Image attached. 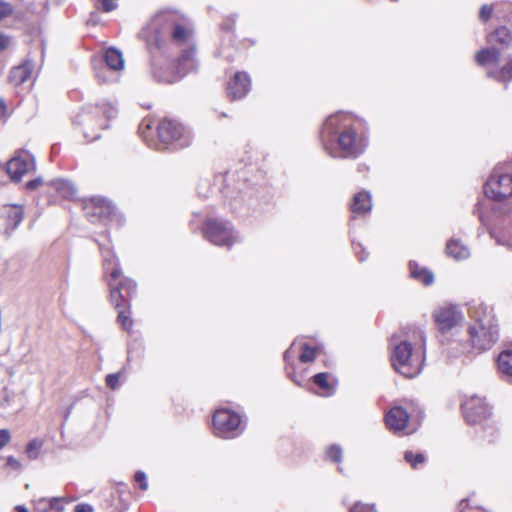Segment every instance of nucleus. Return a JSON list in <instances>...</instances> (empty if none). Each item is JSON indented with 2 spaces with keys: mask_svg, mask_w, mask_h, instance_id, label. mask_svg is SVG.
<instances>
[{
  "mask_svg": "<svg viewBox=\"0 0 512 512\" xmlns=\"http://www.w3.org/2000/svg\"><path fill=\"white\" fill-rule=\"evenodd\" d=\"M243 429L241 416L236 412L227 408L215 411L213 415V431L217 437L232 439L239 436Z\"/></svg>",
  "mask_w": 512,
  "mask_h": 512,
  "instance_id": "9",
  "label": "nucleus"
},
{
  "mask_svg": "<svg viewBox=\"0 0 512 512\" xmlns=\"http://www.w3.org/2000/svg\"><path fill=\"white\" fill-rule=\"evenodd\" d=\"M512 167L498 165L494 168L484 186L486 196L501 201L512 196Z\"/></svg>",
  "mask_w": 512,
  "mask_h": 512,
  "instance_id": "8",
  "label": "nucleus"
},
{
  "mask_svg": "<svg viewBox=\"0 0 512 512\" xmlns=\"http://www.w3.org/2000/svg\"><path fill=\"white\" fill-rule=\"evenodd\" d=\"M412 403L408 404V407L394 406L385 415V423L389 430L394 433L403 431L408 424L410 418L409 408L412 407Z\"/></svg>",
  "mask_w": 512,
  "mask_h": 512,
  "instance_id": "18",
  "label": "nucleus"
},
{
  "mask_svg": "<svg viewBox=\"0 0 512 512\" xmlns=\"http://www.w3.org/2000/svg\"><path fill=\"white\" fill-rule=\"evenodd\" d=\"M434 321L441 332H447L463 320V313L456 305L439 307L433 313Z\"/></svg>",
  "mask_w": 512,
  "mask_h": 512,
  "instance_id": "15",
  "label": "nucleus"
},
{
  "mask_svg": "<svg viewBox=\"0 0 512 512\" xmlns=\"http://www.w3.org/2000/svg\"><path fill=\"white\" fill-rule=\"evenodd\" d=\"M353 250L359 261H364L368 257V253L365 251V249L362 247L360 243H352Z\"/></svg>",
  "mask_w": 512,
  "mask_h": 512,
  "instance_id": "42",
  "label": "nucleus"
},
{
  "mask_svg": "<svg viewBox=\"0 0 512 512\" xmlns=\"http://www.w3.org/2000/svg\"><path fill=\"white\" fill-rule=\"evenodd\" d=\"M500 56L499 50L486 48L476 53L475 60L485 69L488 78L505 83L512 80V58L504 66L499 67Z\"/></svg>",
  "mask_w": 512,
  "mask_h": 512,
  "instance_id": "7",
  "label": "nucleus"
},
{
  "mask_svg": "<svg viewBox=\"0 0 512 512\" xmlns=\"http://www.w3.org/2000/svg\"><path fill=\"white\" fill-rule=\"evenodd\" d=\"M328 377H329L328 373H324V372L318 373L313 376V382L315 385H317L323 391H325L327 393H331L332 386L328 382Z\"/></svg>",
  "mask_w": 512,
  "mask_h": 512,
  "instance_id": "32",
  "label": "nucleus"
},
{
  "mask_svg": "<svg viewBox=\"0 0 512 512\" xmlns=\"http://www.w3.org/2000/svg\"><path fill=\"white\" fill-rule=\"evenodd\" d=\"M51 185L54 187L57 193L64 198L70 199L76 195V187L71 181L65 179H57L52 181Z\"/></svg>",
  "mask_w": 512,
  "mask_h": 512,
  "instance_id": "28",
  "label": "nucleus"
},
{
  "mask_svg": "<svg viewBox=\"0 0 512 512\" xmlns=\"http://www.w3.org/2000/svg\"><path fill=\"white\" fill-rule=\"evenodd\" d=\"M500 374L512 382V350L502 351L497 358Z\"/></svg>",
  "mask_w": 512,
  "mask_h": 512,
  "instance_id": "24",
  "label": "nucleus"
},
{
  "mask_svg": "<svg viewBox=\"0 0 512 512\" xmlns=\"http://www.w3.org/2000/svg\"><path fill=\"white\" fill-rule=\"evenodd\" d=\"M372 208L371 195L367 191H361L354 195L351 211L354 215H364Z\"/></svg>",
  "mask_w": 512,
  "mask_h": 512,
  "instance_id": "22",
  "label": "nucleus"
},
{
  "mask_svg": "<svg viewBox=\"0 0 512 512\" xmlns=\"http://www.w3.org/2000/svg\"><path fill=\"white\" fill-rule=\"evenodd\" d=\"M36 169V162L34 156L26 151L20 150L16 152L6 164V171L12 181L18 182L25 174H28Z\"/></svg>",
  "mask_w": 512,
  "mask_h": 512,
  "instance_id": "14",
  "label": "nucleus"
},
{
  "mask_svg": "<svg viewBox=\"0 0 512 512\" xmlns=\"http://www.w3.org/2000/svg\"><path fill=\"white\" fill-rule=\"evenodd\" d=\"M359 123L356 117L344 112L327 117L320 130L324 150L333 158H357L367 146L366 139L357 132Z\"/></svg>",
  "mask_w": 512,
  "mask_h": 512,
  "instance_id": "2",
  "label": "nucleus"
},
{
  "mask_svg": "<svg viewBox=\"0 0 512 512\" xmlns=\"http://www.w3.org/2000/svg\"><path fill=\"white\" fill-rule=\"evenodd\" d=\"M23 218L24 211L21 206L10 205L3 207L0 212V230L9 237L20 225Z\"/></svg>",
  "mask_w": 512,
  "mask_h": 512,
  "instance_id": "17",
  "label": "nucleus"
},
{
  "mask_svg": "<svg viewBox=\"0 0 512 512\" xmlns=\"http://www.w3.org/2000/svg\"><path fill=\"white\" fill-rule=\"evenodd\" d=\"M469 339L474 349L489 350L499 338L498 325L471 324L468 329Z\"/></svg>",
  "mask_w": 512,
  "mask_h": 512,
  "instance_id": "13",
  "label": "nucleus"
},
{
  "mask_svg": "<svg viewBox=\"0 0 512 512\" xmlns=\"http://www.w3.org/2000/svg\"><path fill=\"white\" fill-rule=\"evenodd\" d=\"M301 350L302 351L299 355V360L302 363H309V362L314 361V359L316 358V354H317V348L310 347L307 344H302Z\"/></svg>",
  "mask_w": 512,
  "mask_h": 512,
  "instance_id": "31",
  "label": "nucleus"
},
{
  "mask_svg": "<svg viewBox=\"0 0 512 512\" xmlns=\"http://www.w3.org/2000/svg\"><path fill=\"white\" fill-rule=\"evenodd\" d=\"M353 250L359 261H364L368 257V253L365 251V249L362 247L360 243H352Z\"/></svg>",
  "mask_w": 512,
  "mask_h": 512,
  "instance_id": "41",
  "label": "nucleus"
},
{
  "mask_svg": "<svg viewBox=\"0 0 512 512\" xmlns=\"http://www.w3.org/2000/svg\"><path fill=\"white\" fill-rule=\"evenodd\" d=\"M467 501H468L467 499H466V500H462V501H461V505H462L463 503L467 502Z\"/></svg>",
  "mask_w": 512,
  "mask_h": 512,
  "instance_id": "56",
  "label": "nucleus"
},
{
  "mask_svg": "<svg viewBox=\"0 0 512 512\" xmlns=\"http://www.w3.org/2000/svg\"><path fill=\"white\" fill-rule=\"evenodd\" d=\"M75 512H93V507L89 504L81 503L75 506Z\"/></svg>",
  "mask_w": 512,
  "mask_h": 512,
  "instance_id": "50",
  "label": "nucleus"
},
{
  "mask_svg": "<svg viewBox=\"0 0 512 512\" xmlns=\"http://www.w3.org/2000/svg\"><path fill=\"white\" fill-rule=\"evenodd\" d=\"M100 3V8L105 12H111L117 7V0H97Z\"/></svg>",
  "mask_w": 512,
  "mask_h": 512,
  "instance_id": "44",
  "label": "nucleus"
},
{
  "mask_svg": "<svg viewBox=\"0 0 512 512\" xmlns=\"http://www.w3.org/2000/svg\"><path fill=\"white\" fill-rule=\"evenodd\" d=\"M251 88V79L246 72H237L227 86V95L232 100L243 98Z\"/></svg>",
  "mask_w": 512,
  "mask_h": 512,
  "instance_id": "20",
  "label": "nucleus"
},
{
  "mask_svg": "<svg viewBox=\"0 0 512 512\" xmlns=\"http://www.w3.org/2000/svg\"><path fill=\"white\" fill-rule=\"evenodd\" d=\"M157 134L161 147L159 149H181L192 142L191 132L181 123L173 119H163L157 126Z\"/></svg>",
  "mask_w": 512,
  "mask_h": 512,
  "instance_id": "6",
  "label": "nucleus"
},
{
  "mask_svg": "<svg viewBox=\"0 0 512 512\" xmlns=\"http://www.w3.org/2000/svg\"><path fill=\"white\" fill-rule=\"evenodd\" d=\"M295 343L291 344L290 347L284 352V361L286 362V372L287 376L297 385L301 386L303 382V377H296L294 375V367L293 360L295 358Z\"/></svg>",
  "mask_w": 512,
  "mask_h": 512,
  "instance_id": "27",
  "label": "nucleus"
},
{
  "mask_svg": "<svg viewBox=\"0 0 512 512\" xmlns=\"http://www.w3.org/2000/svg\"><path fill=\"white\" fill-rule=\"evenodd\" d=\"M135 481L139 484V488L143 491L147 490L148 482L146 474L143 471H137L135 474Z\"/></svg>",
  "mask_w": 512,
  "mask_h": 512,
  "instance_id": "43",
  "label": "nucleus"
},
{
  "mask_svg": "<svg viewBox=\"0 0 512 512\" xmlns=\"http://www.w3.org/2000/svg\"><path fill=\"white\" fill-rule=\"evenodd\" d=\"M349 512H377L374 504H364L356 502L349 510Z\"/></svg>",
  "mask_w": 512,
  "mask_h": 512,
  "instance_id": "37",
  "label": "nucleus"
},
{
  "mask_svg": "<svg viewBox=\"0 0 512 512\" xmlns=\"http://www.w3.org/2000/svg\"><path fill=\"white\" fill-rule=\"evenodd\" d=\"M99 249L103 258L104 272L110 276L108 281L110 299L115 308L118 309L117 320L123 330L130 331L133 321L130 317L129 301L136 294L137 285L129 278H123L119 283H115L121 276L119 260L108 245L99 243Z\"/></svg>",
  "mask_w": 512,
  "mask_h": 512,
  "instance_id": "4",
  "label": "nucleus"
},
{
  "mask_svg": "<svg viewBox=\"0 0 512 512\" xmlns=\"http://www.w3.org/2000/svg\"><path fill=\"white\" fill-rule=\"evenodd\" d=\"M102 62H104L107 68L112 72H118L124 69V58L122 52L115 47L106 48L101 56H95L92 59L95 76L103 83L110 82L111 78L107 75L106 70L103 67H98V64H102Z\"/></svg>",
  "mask_w": 512,
  "mask_h": 512,
  "instance_id": "12",
  "label": "nucleus"
},
{
  "mask_svg": "<svg viewBox=\"0 0 512 512\" xmlns=\"http://www.w3.org/2000/svg\"><path fill=\"white\" fill-rule=\"evenodd\" d=\"M204 237L214 245L225 246L228 249L238 240V235L234 231L230 222L209 219L205 222L203 228Z\"/></svg>",
  "mask_w": 512,
  "mask_h": 512,
  "instance_id": "10",
  "label": "nucleus"
},
{
  "mask_svg": "<svg viewBox=\"0 0 512 512\" xmlns=\"http://www.w3.org/2000/svg\"><path fill=\"white\" fill-rule=\"evenodd\" d=\"M42 446H43V442L41 440H38V439L31 440L27 444L26 450H25L27 457L31 460L38 458Z\"/></svg>",
  "mask_w": 512,
  "mask_h": 512,
  "instance_id": "30",
  "label": "nucleus"
},
{
  "mask_svg": "<svg viewBox=\"0 0 512 512\" xmlns=\"http://www.w3.org/2000/svg\"><path fill=\"white\" fill-rule=\"evenodd\" d=\"M149 51L168 50L171 46L181 49L175 71H162L154 67L153 77L160 83L171 84L198 67L194 25L184 14L174 10H162L153 15L138 34Z\"/></svg>",
  "mask_w": 512,
  "mask_h": 512,
  "instance_id": "1",
  "label": "nucleus"
},
{
  "mask_svg": "<svg viewBox=\"0 0 512 512\" xmlns=\"http://www.w3.org/2000/svg\"><path fill=\"white\" fill-rule=\"evenodd\" d=\"M43 184V180L41 177H37L31 181H28L26 183V189L29 191L36 190L38 187H40Z\"/></svg>",
  "mask_w": 512,
  "mask_h": 512,
  "instance_id": "46",
  "label": "nucleus"
},
{
  "mask_svg": "<svg viewBox=\"0 0 512 512\" xmlns=\"http://www.w3.org/2000/svg\"><path fill=\"white\" fill-rule=\"evenodd\" d=\"M6 115V103L3 99H0V119Z\"/></svg>",
  "mask_w": 512,
  "mask_h": 512,
  "instance_id": "52",
  "label": "nucleus"
},
{
  "mask_svg": "<svg viewBox=\"0 0 512 512\" xmlns=\"http://www.w3.org/2000/svg\"><path fill=\"white\" fill-rule=\"evenodd\" d=\"M48 505L50 510H54L55 512H62L64 509L63 502L61 498H50L48 499Z\"/></svg>",
  "mask_w": 512,
  "mask_h": 512,
  "instance_id": "40",
  "label": "nucleus"
},
{
  "mask_svg": "<svg viewBox=\"0 0 512 512\" xmlns=\"http://www.w3.org/2000/svg\"><path fill=\"white\" fill-rule=\"evenodd\" d=\"M391 364L394 370L406 378L420 374L425 359L426 337L419 328L405 327L392 335Z\"/></svg>",
  "mask_w": 512,
  "mask_h": 512,
  "instance_id": "3",
  "label": "nucleus"
},
{
  "mask_svg": "<svg viewBox=\"0 0 512 512\" xmlns=\"http://www.w3.org/2000/svg\"><path fill=\"white\" fill-rule=\"evenodd\" d=\"M468 313L472 319V324L478 325H498L493 313V309L481 301H472L469 303Z\"/></svg>",
  "mask_w": 512,
  "mask_h": 512,
  "instance_id": "19",
  "label": "nucleus"
},
{
  "mask_svg": "<svg viewBox=\"0 0 512 512\" xmlns=\"http://www.w3.org/2000/svg\"><path fill=\"white\" fill-rule=\"evenodd\" d=\"M446 252L456 260H464L470 256L469 249L460 241L451 239L446 245Z\"/></svg>",
  "mask_w": 512,
  "mask_h": 512,
  "instance_id": "26",
  "label": "nucleus"
},
{
  "mask_svg": "<svg viewBox=\"0 0 512 512\" xmlns=\"http://www.w3.org/2000/svg\"><path fill=\"white\" fill-rule=\"evenodd\" d=\"M222 29H224V30H231V29H232V27H231V26H228V25H226V24H223V25H222Z\"/></svg>",
  "mask_w": 512,
  "mask_h": 512,
  "instance_id": "55",
  "label": "nucleus"
},
{
  "mask_svg": "<svg viewBox=\"0 0 512 512\" xmlns=\"http://www.w3.org/2000/svg\"><path fill=\"white\" fill-rule=\"evenodd\" d=\"M11 440V434L8 429H0V450L3 449Z\"/></svg>",
  "mask_w": 512,
  "mask_h": 512,
  "instance_id": "45",
  "label": "nucleus"
},
{
  "mask_svg": "<svg viewBox=\"0 0 512 512\" xmlns=\"http://www.w3.org/2000/svg\"><path fill=\"white\" fill-rule=\"evenodd\" d=\"M326 455L333 462L340 463L342 461V449L338 445L330 446L326 451Z\"/></svg>",
  "mask_w": 512,
  "mask_h": 512,
  "instance_id": "34",
  "label": "nucleus"
},
{
  "mask_svg": "<svg viewBox=\"0 0 512 512\" xmlns=\"http://www.w3.org/2000/svg\"><path fill=\"white\" fill-rule=\"evenodd\" d=\"M10 44V37L5 34H0V52L5 50Z\"/></svg>",
  "mask_w": 512,
  "mask_h": 512,
  "instance_id": "49",
  "label": "nucleus"
},
{
  "mask_svg": "<svg viewBox=\"0 0 512 512\" xmlns=\"http://www.w3.org/2000/svg\"><path fill=\"white\" fill-rule=\"evenodd\" d=\"M410 277L426 286L434 282V274L425 267L420 266L415 261L408 264Z\"/></svg>",
  "mask_w": 512,
  "mask_h": 512,
  "instance_id": "23",
  "label": "nucleus"
},
{
  "mask_svg": "<svg viewBox=\"0 0 512 512\" xmlns=\"http://www.w3.org/2000/svg\"><path fill=\"white\" fill-rule=\"evenodd\" d=\"M119 379L120 373L108 374L106 376V385L112 390L118 389L120 387Z\"/></svg>",
  "mask_w": 512,
  "mask_h": 512,
  "instance_id": "38",
  "label": "nucleus"
},
{
  "mask_svg": "<svg viewBox=\"0 0 512 512\" xmlns=\"http://www.w3.org/2000/svg\"><path fill=\"white\" fill-rule=\"evenodd\" d=\"M493 13L495 14V7L484 4L480 8L479 18L481 21L487 22L492 17Z\"/></svg>",
  "mask_w": 512,
  "mask_h": 512,
  "instance_id": "36",
  "label": "nucleus"
},
{
  "mask_svg": "<svg viewBox=\"0 0 512 512\" xmlns=\"http://www.w3.org/2000/svg\"><path fill=\"white\" fill-rule=\"evenodd\" d=\"M496 241H497L498 244L505 245L508 248L512 249V239L507 240V241H503L501 239H497Z\"/></svg>",
  "mask_w": 512,
  "mask_h": 512,
  "instance_id": "53",
  "label": "nucleus"
},
{
  "mask_svg": "<svg viewBox=\"0 0 512 512\" xmlns=\"http://www.w3.org/2000/svg\"><path fill=\"white\" fill-rule=\"evenodd\" d=\"M481 207H482V203L481 202H477L475 204L474 209H473V214L477 215L481 222H484V217H483V213L481 211Z\"/></svg>",
  "mask_w": 512,
  "mask_h": 512,
  "instance_id": "51",
  "label": "nucleus"
},
{
  "mask_svg": "<svg viewBox=\"0 0 512 512\" xmlns=\"http://www.w3.org/2000/svg\"><path fill=\"white\" fill-rule=\"evenodd\" d=\"M36 510L39 512H49L50 508L48 505V499L41 498L36 503Z\"/></svg>",
  "mask_w": 512,
  "mask_h": 512,
  "instance_id": "47",
  "label": "nucleus"
},
{
  "mask_svg": "<svg viewBox=\"0 0 512 512\" xmlns=\"http://www.w3.org/2000/svg\"><path fill=\"white\" fill-rule=\"evenodd\" d=\"M512 41L511 30L506 26H499L488 35V42L508 46Z\"/></svg>",
  "mask_w": 512,
  "mask_h": 512,
  "instance_id": "25",
  "label": "nucleus"
},
{
  "mask_svg": "<svg viewBox=\"0 0 512 512\" xmlns=\"http://www.w3.org/2000/svg\"><path fill=\"white\" fill-rule=\"evenodd\" d=\"M13 12L14 8L10 3L0 0V20L9 17Z\"/></svg>",
  "mask_w": 512,
  "mask_h": 512,
  "instance_id": "39",
  "label": "nucleus"
},
{
  "mask_svg": "<svg viewBox=\"0 0 512 512\" xmlns=\"http://www.w3.org/2000/svg\"><path fill=\"white\" fill-rule=\"evenodd\" d=\"M33 69L31 60H25L21 65L11 69L9 73V81L14 85H21L30 77Z\"/></svg>",
  "mask_w": 512,
  "mask_h": 512,
  "instance_id": "21",
  "label": "nucleus"
},
{
  "mask_svg": "<svg viewBox=\"0 0 512 512\" xmlns=\"http://www.w3.org/2000/svg\"><path fill=\"white\" fill-rule=\"evenodd\" d=\"M404 459L413 468H417L419 464H423L426 460L425 455L422 453H413L412 451H405Z\"/></svg>",
  "mask_w": 512,
  "mask_h": 512,
  "instance_id": "33",
  "label": "nucleus"
},
{
  "mask_svg": "<svg viewBox=\"0 0 512 512\" xmlns=\"http://www.w3.org/2000/svg\"><path fill=\"white\" fill-rule=\"evenodd\" d=\"M139 134L144 141L148 143L149 137L152 134V125L150 120H143L139 125Z\"/></svg>",
  "mask_w": 512,
  "mask_h": 512,
  "instance_id": "35",
  "label": "nucleus"
},
{
  "mask_svg": "<svg viewBox=\"0 0 512 512\" xmlns=\"http://www.w3.org/2000/svg\"><path fill=\"white\" fill-rule=\"evenodd\" d=\"M495 18L498 21L510 23L512 22V2L505 1L496 4L495 6Z\"/></svg>",
  "mask_w": 512,
  "mask_h": 512,
  "instance_id": "29",
  "label": "nucleus"
},
{
  "mask_svg": "<svg viewBox=\"0 0 512 512\" xmlns=\"http://www.w3.org/2000/svg\"><path fill=\"white\" fill-rule=\"evenodd\" d=\"M83 210L87 219L92 223L102 222L107 224L113 220L121 221V216L117 214L112 203L102 197H92L85 200Z\"/></svg>",
  "mask_w": 512,
  "mask_h": 512,
  "instance_id": "11",
  "label": "nucleus"
},
{
  "mask_svg": "<svg viewBox=\"0 0 512 512\" xmlns=\"http://www.w3.org/2000/svg\"><path fill=\"white\" fill-rule=\"evenodd\" d=\"M462 411L468 424L481 423L490 415V408L484 399L474 396L462 404Z\"/></svg>",
  "mask_w": 512,
  "mask_h": 512,
  "instance_id": "16",
  "label": "nucleus"
},
{
  "mask_svg": "<svg viewBox=\"0 0 512 512\" xmlns=\"http://www.w3.org/2000/svg\"><path fill=\"white\" fill-rule=\"evenodd\" d=\"M15 510L17 512H29L24 506L21 505L16 506Z\"/></svg>",
  "mask_w": 512,
  "mask_h": 512,
  "instance_id": "54",
  "label": "nucleus"
},
{
  "mask_svg": "<svg viewBox=\"0 0 512 512\" xmlns=\"http://www.w3.org/2000/svg\"><path fill=\"white\" fill-rule=\"evenodd\" d=\"M6 463L9 467H11L14 470H20L22 468L20 461L14 456H8L6 459Z\"/></svg>",
  "mask_w": 512,
  "mask_h": 512,
  "instance_id": "48",
  "label": "nucleus"
},
{
  "mask_svg": "<svg viewBox=\"0 0 512 512\" xmlns=\"http://www.w3.org/2000/svg\"><path fill=\"white\" fill-rule=\"evenodd\" d=\"M118 110L110 102L96 105H86L74 118V125L80 127L87 141H94L100 137L99 131L109 127V121L115 118Z\"/></svg>",
  "mask_w": 512,
  "mask_h": 512,
  "instance_id": "5",
  "label": "nucleus"
}]
</instances>
